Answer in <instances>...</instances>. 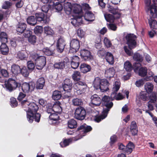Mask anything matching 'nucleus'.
Masks as SVG:
<instances>
[{
	"label": "nucleus",
	"mask_w": 157,
	"mask_h": 157,
	"mask_svg": "<svg viewBox=\"0 0 157 157\" xmlns=\"http://www.w3.org/2000/svg\"><path fill=\"white\" fill-rule=\"evenodd\" d=\"M21 105L23 107L28 106V109L26 111L27 118L29 123H32L34 120L36 122H40L41 115L37 113L39 108L37 104L34 102L29 103L26 100L21 101Z\"/></svg>",
	"instance_id": "obj_1"
},
{
	"label": "nucleus",
	"mask_w": 157,
	"mask_h": 157,
	"mask_svg": "<svg viewBox=\"0 0 157 157\" xmlns=\"http://www.w3.org/2000/svg\"><path fill=\"white\" fill-rule=\"evenodd\" d=\"M82 9L81 6L79 5L76 4L73 5V12L75 14L73 16L71 23L75 27H79L82 23Z\"/></svg>",
	"instance_id": "obj_2"
},
{
	"label": "nucleus",
	"mask_w": 157,
	"mask_h": 157,
	"mask_svg": "<svg viewBox=\"0 0 157 157\" xmlns=\"http://www.w3.org/2000/svg\"><path fill=\"white\" fill-rule=\"evenodd\" d=\"M110 85L109 81L105 78L101 79L99 77H97L94 81V88L96 90L100 89L102 92L108 91Z\"/></svg>",
	"instance_id": "obj_3"
},
{
	"label": "nucleus",
	"mask_w": 157,
	"mask_h": 157,
	"mask_svg": "<svg viewBox=\"0 0 157 157\" xmlns=\"http://www.w3.org/2000/svg\"><path fill=\"white\" fill-rule=\"evenodd\" d=\"M30 57L34 62L37 69L41 70L45 66L46 60L44 56H40L36 53H33L31 54Z\"/></svg>",
	"instance_id": "obj_4"
},
{
	"label": "nucleus",
	"mask_w": 157,
	"mask_h": 157,
	"mask_svg": "<svg viewBox=\"0 0 157 157\" xmlns=\"http://www.w3.org/2000/svg\"><path fill=\"white\" fill-rule=\"evenodd\" d=\"M72 85V82L70 79L66 78L63 81L62 83V87L65 92L63 94V98H69L71 96Z\"/></svg>",
	"instance_id": "obj_5"
},
{
	"label": "nucleus",
	"mask_w": 157,
	"mask_h": 157,
	"mask_svg": "<svg viewBox=\"0 0 157 157\" xmlns=\"http://www.w3.org/2000/svg\"><path fill=\"white\" fill-rule=\"evenodd\" d=\"M137 37L133 34H128L124 37L126 44L128 45L129 49L132 50L135 48L137 45L136 40Z\"/></svg>",
	"instance_id": "obj_6"
},
{
	"label": "nucleus",
	"mask_w": 157,
	"mask_h": 157,
	"mask_svg": "<svg viewBox=\"0 0 157 157\" xmlns=\"http://www.w3.org/2000/svg\"><path fill=\"white\" fill-rule=\"evenodd\" d=\"M102 105L103 107V111L107 114L113 104L109 96L105 95L102 98Z\"/></svg>",
	"instance_id": "obj_7"
},
{
	"label": "nucleus",
	"mask_w": 157,
	"mask_h": 157,
	"mask_svg": "<svg viewBox=\"0 0 157 157\" xmlns=\"http://www.w3.org/2000/svg\"><path fill=\"white\" fill-rule=\"evenodd\" d=\"M7 90L10 92L15 90L17 88H19L21 86V84L17 82L12 78H9L5 84Z\"/></svg>",
	"instance_id": "obj_8"
},
{
	"label": "nucleus",
	"mask_w": 157,
	"mask_h": 157,
	"mask_svg": "<svg viewBox=\"0 0 157 157\" xmlns=\"http://www.w3.org/2000/svg\"><path fill=\"white\" fill-rule=\"evenodd\" d=\"M86 111L85 108L81 106L76 108L75 113V118L77 120H82L86 117Z\"/></svg>",
	"instance_id": "obj_9"
},
{
	"label": "nucleus",
	"mask_w": 157,
	"mask_h": 157,
	"mask_svg": "<svg viewBox=\"0 0 157 157\" xmlns=\"http://www.w3.org/2000/svg\"><path fill=\"white\" fill-rule=\"evenodd\" d=\"M151 0H145V5L147 7L148 11H150L151 17L153 18L157 17V7L154 4L151 5Z\"/></svg>",
	"instance_id": "obj_10"
},
{
	"label": "nucleus",
	"mask_w": 157,
	"mask_h": 157,
	"mask_svg": "<svg viewBox=\"0 0 157 157\" xmlns=\"http://www.w3.org/2000/svg\"><path fill=\"white\" fill-rule=\"evenodd\" d=\"M80 48V42L79 40L73 39L70 43V53H74L78 51Z\"/></svg>",
	"instance_id": "obj_11"
},
{
	"label": "nucleus",
	"mask_w": 157,
	"mask_h": 157,
	"mask_svg": "<svg viewBox=\"0 0 157 157\" xmlns=\"http://www.w3.org/2000/svg\"><path fill=\"white\" fill-rule=\"evenodd\" d=\"M66 43L65 40L63 37L61 36L57 40L56 48L57 51L60 53H62L64 51Z\"/></svg>",
	"instance_id": "obj_12"
},
{
	"label": "nucleus",
	"mask_w": 157,
	"mask_h": 157,
	"mask_svg": "<svg viewBox=\"0 0 157 157\" xmlns=\"http://www.w3.org/2000/svg\"><path fill=\"white\" fill-rule=\"evenodd\" d=\"M35 16L37 21L41 22L43 24H47L49 21V18L45 16V14L42 12L36 13Z\"/></svg>",
	"instance_id": "obj_13"
},
{
	"label": "nucleus",
	"mask_w": 157,
	"mask_h": 157,
	"mask_svg": "<svg viewBox=\"0 0 157 157\" xmlns=\"http://www.w3.org/2000/svg\"><path fill=\"white\" fill-rule=\"evenodd\" d=\"M80 54L81 58L84 61H88L93 59V56L91 55L90 51L86 49L81 50Z\"/></svg>",
	"instance_id": "obj_14"
},
{
	"label": "nucleus",
	"mask_w": 157,
	"mask_h": 157,
	"mask_svg": "<svg viewBox=\"0 0 157 157\" xmlns=\"http://www.w3.org/2000/svg\"><path fill=\"white\" fill-rule=\"evenodd\" d=\"M90 98L91 102L90 105L92 107L99 106L102 103V99H101L96 94H94L92 95Z\"/></svg>",
	"instance_id": "obj_15"
},
{
	"label": "nucleus",
	"mask_w": 157,
	"mask_h": 157,
	"mask_svg": "<svg viewBox=\"0 0 157 157\" xmlns=\"http://www.w3.org/2000/svg\"><path fill=\"white\" fill-rule=\"evenodd\" d=\"M107 5L108 11L113 15H117L116 18L117 19L121 17V14L119 11L117 6L113 7L109 4Z\"/></svg>",
	"instance_id": "obj_16"
},
{
	"label": "nucleus",
	"mask_w": 157,
	"mask_h": 157,
	"mask_svg": "<svg viewBox=\"0 0 157 157\" xmlns=\"http://www.w3.org/2000/svg\"><path fill=\"white\" fill-rule=\"evenodd\" d=\"M71 58V60L70 62L71 67L74 69H77L79 65L80 59L76 56H73Z\"/></svg>",
	"instance_id": "obj_17"
},
{
	"label": "nucleus",
	"mask_w": 157,
	"mask_h": 157,
	"mask_svg": "<svg viewBox=\"0 0 157 157\" xmlns=\"http://www.w3.org/2000/svg\"><path fill=\"white\" fill-rule=\"evenodd\" d=\"M49 5L50 6H52L53 9H55L56 11L59 12L62 10L63 7L62 5L59 2H56V4L53 1H50L49 2Z\"/></svg>",
	"instance_id": "obj_18"
},
{
	"label": "nucleus",
	"mask_w": 157,
	"mask_h": 157,
	"mask_svg": "<svg viewBox=\"0 0 157 157\" xmlns=\"http://www.w3.org/2000/svg\"><path fill=\"white\" fill-rule=\"evenodd\" d=\"M27 28V25L24 22H19L16 27V30L18 34L22 33Z\"/></svg>",
	"instance_id": "obj_19"
},
{
	"label": "nucleus",
	"mask_w": 157,
	"mask_h": 157,
	"mask_svg": "<svg viewBox=\"0 0 157 157\" xmlns=\"http://www.w3.org/2000/svg\"><path fill=\"white\" fill-rule=\"evenodd\" d=\"M81 71L83 73H86L90 71L91 69V66L85 63H82L80 67Z\"/></svg>",
	"instance_id": "obj_20"
},
{
	"label": "nucleus",
	"mask_w": 157,
	"mask_h": 157,
	"mask_svg": "<svg viewBox=\"0 0 157 157\" xmlns=\"http://www.w3.org/2000/svg\"><path fill=\"white\" fill-rule=\"evenodd\" d=\"M45 84L44 78L43 77L39 78L36 82V88L37 90H41L43 89Z\"/></svg>",
	"instance_id": "obj_21"
},
{
	"label": "nucleus",
	"mask_w": 157,
	"mask_h": 157,
	"mask_svg": "<svg viewBox=\"0 0 157 157\" xmlns=\"http://www.w3.org/2000/svg\"><path fill=\"white\" fill-rule=\"evenodd\" d=\"M73 5H72L71 3L67 2L65 3L64 5V8L65 13L67 15L71 14L72 10Z\"/></svg>",
	"instance_id": "obj_22"
},
{
	"label": "nucleus",
	"mask_w": 157,
	"mask_h": 157,
	"mask_svg": "<svg viewBox=\"0 0 157 157\" xmlns=\"http://www.w3.org/2000/svg\"><path fill=\"white\" fill-rule=\"evenodd\" d=\"M84 18L87 21H92L94 20L95 16L91 11H88L86 12L85 13Z\"/></svg>",
	"instance_id": "obj_23"
},
{
	"label": "nucleus",
	"mask_w": 157,
	"mask_h": 157,
	"mask_svg": "<svg viewBox=\"0 0 157 157\" xmlns=\"http://www.w3.org/2000/svg\"><path fill=\"white\" fill-rule=\"evenodd\" d=\"M115 73V70L114 68H110L105 71V75L106 78H110L113 77Z\"/></svg>",
	"instance_id": "obj_24"
},
{
	"label": "nucleus",
	"mask_w": 157,
	"mask_h": 157,
	"mask_svg": "<svg viewBox=\"0 0 157 157\" xmlns=\"http://www.w3.org/2000/svg\"><path fill=\"white\" fill-rule=\"evenodd\" d=\"M31 83L24 82L21 84V89L22 91L25 93H28L30 91L32 84Z\"/></svg>",
	"instance_id": "obj_25"
},
{
	"label": "nucleus",
	"mask_w": 157,
	"mask_h": 157,
	"mask_svg": "<svg viewBox=\"0 0 157 157\" xmlns=\"http://www.w3.org/2000/svg\"><path fill=\"white\" fill-rule=\"evenodd\" d=\"M17 55V58L21 60L25 59L28 57L27 53L24 50L18 51Z\"/></svg>",
	"instance_id": "obj_26"
},
{
	"label": "nucleus",
	"mask_w": 157,
	"mask_h": 157,
	"mask_svg": "<svg viewBox=\"0 0 157 157\" xmlns=\"http://www.w3.org/2000/svg\"><path fill=\"white\" fill-rule=\"evenodd\" d=\"M65 63L62 60H59L58 61L55 62L53 65L55 69L62 70L65 67Z\"/></svg>",
	"instance_id": "obj_27"
},
{
	"label": "nucleus",
	"mask_w": 157,
	"mask_h": 157,
	"mask_svg": "<svg viewBox=\"0 0 157 157\" xmlns=\"http://www.w3.org/2000/svg\"><path fill=\"white\" fill-rule=\"evenodd\" d=\"M6 43H2L0 48L1 53L5 55H7L9 52V48Z\"/></svg>",
	"instance_id": "obj_28"
},
{
	"label": "nucleus",
	"mask_w": 157,
	"mask_h": 157,
	"mask_svg": "<svg viewBox=\"0 0 157 157\" xmlns=\"http://www.w3.org/2000/svg\"><path fill=\"white\" fill-rule=\"evenodd\" d=\"M61 103L59 101H56L53 103V111L54 113H59L62 111L60 106Z\"/></svg>",
	"instance_id": "obj_29"
},
{
	"label": "nucleus",
	"mask_w": 157,
	"mask_h": 157,
	"mask_svg": "<svg viewBox=\"0 0 157 157\" xmlns=\"http://www.w3.org/2000/svg\"><path fill=\"white\" fill-rule=\"evenodd\" d=\"M105 58L107 62L109 64L112 65L114 63L113 56L111 53L107 52Z\"/></svg>",
	"instance_id": "obj_30"
},
{
	"label": "nucleus",
	"mask_w": 157,
	"mask_h": 157,
	"mask_svg": "<svg viewBox=\"0 0 157 157\" xmlns=\"http://www.w3.org/2000/svg\"><path fill=\"white\" fill-rule=\"evenodd\" d=\"M26 21L28 24L32 26L35 25L37 23L35 17L34 16H29L27 19Z\"/></svg>",
	"instance_id": "obj_31"
},
{
	"label": "nucleus",
	"mask_w": 157,
	"mask_h": 157,
	"mask_svg": "<svg viewBox=\"0 0 157 157\" xmlns=\"http://www.w3.org/2000/svg\"><path fill=\"white\" fill-rule=\"evenodd\" d=\"M21 68L19 66L13 64L11 67V71L13 74L17 75L20 73Z\"/></svg>",
	"instance_id": "obj_32"
},
{
	"label": "nucleus",
	"mask_w": 157,
	"mask_h": 157,
	"mask_svg": "<svg viewBox=\"0 0 157 157\" xmlns=\"http://www.w3.org/2000/svg\"><path fill=\"white\" fill-rule=\"evenodd\" d=\"M71 77L74 81L75 82H78L81 79V75L80 72L78 71H75L74 72Z\"/></svg>",
	"instance_id": "obj_33"
},
{
	"label": "nucleus",
	"mask_w": 157,
	"mask_h": 157,
	"mask_svg": "<svg viewBox=\"0 0 157 157\" xmlns=\"http://www.w3.org/2000/svg\"><path fill=\"white\" fill-rule=\"evenodd\" d=\"M62 97V94L60 91L56 90L53 91L52 98L54 100H58L60 99Z\"/></svg>",
	"instance_id": "obj_34"
},
{
	"label": "nucleus",
	"mask_w": 157,
	"mask_h": 157,
	"mask_svg": "<svg viewBox=\"0 0 157 157\" xmlns=\"http://www.w3.org/2000/svg\"><path fill=\"white\" fill-rule=\"evenodd\" d=\"M140 98L143 101H147L149 99V94L146 92L141 91L140 93Z\"/></svg>",
	"instance_id": "obj_35"
},
{
	"label": "nucleus",
	"mask_w": 157,
	"mask_h": 157,
	"mask_svg": "<svg viewBox=\"0 0 157 157\" xmlns=\"http://www.w3.org/2000/svg\"><path fill=\"white\" fill-rule=\"evenodd\" d=\"M148 23L151 29H157V21L155 20L151 17L148 19Z\"/></svg>",
	"instance_id": "obj_36"
},
{
	"label": "nucleus",
	"mask_w": 157,
	"mask_h": 157,
	"mask_svg": "<svg viewBox=\"0 0 157 157\" xmlns=\"http://www.w3.org/2000/svg\"><path fill=\"white\" fill-rule=\"evenodd\" d=\"M154 86L152 83L150 82H147L144 85V88L146 91L147 93H151L153 91Z\"/></svg>",
	"instance_id": "obj_37"
},
{
	"label": "nucleus",
	"mask_w": 157,
	"mask_h": 157,
	"mask_svg": "<svg viewBox=\"0 0 157 157\" xmlns=\"http://www.w3.org/2000/svg\"><path fill=\"white\" fill-rule=\"evenodd\" d=\"M108 114L104 112L103 111L102 112V114L100 115L96 116H95V121L97 122H99L105 118L107 116Z\"/></svg>",
	"instance_id": "obj_38"
},
{
	"label": "nucleus",
	"mask_w": 157,
	"mask_h": 157,
	"mask_svg": "<svg viewBox=\"0 0 157 157\" xmlns=\"http://www.w3.org/2000/svg\"><path fill=\"white\" fill-rule=\"evenodd\" d=\"M68 128L71 129L75 128L77 127V123L74 119L69 120L68 122Z\"/></svg>",
	"instance_id": "obj_39"
},
{
	"label": "nucleus",
	"mask_w": 157,
	"mask_h": 157,
	"mask_svg": "<svg viewBox=\"0 0 157 157\" xmlns=\"http://www.w3.org/2000/svg\"><path fill=\"white\" fill-rule=\"evenodd\" d=\"M124 68L127 71L129 72H130L133 69V67L129 61H126L124 63Z\"/></svg>",
	"instance_id": "obj_40"
},
{
	"label": "nucleus",
	"mask_w": 157,
	"mask_h": 157,
	"mask_svg": "<svg viewBox=\"0 0 157 157\" xmlns=\"http://www.w3.org/2000/svg\"><path fill=\"white\" fill-rule=\"evenodd\" d=\"M104 17L106 20L110 23L113 22L115 19V17L113 15L109 13L105 14Z\"/></svg>",
	"instance_id": "obj_41"
},
{
	"label": "nucleus",
	"mask_w": 157,
	"mask_h": 157,
	"mask_svg": "<svg viewBox=\"0 0 157 157\" xmlns=\"http://www.w3.org/2000/svg\"><path fill=\"white\" fill-rule=\"evenodd\" d=\"M49 119L52 120V121H57L59 120V117L58 113H51L49 116Z\"/></svg>",
	"instance_id": "obj_42"
},
{
	"label": "nucleus",
	"mask_w": 157,
	"mask_h": 157,
	"mask_svg": "<svg viewBox=\"0 0 157 157\" xmlns=\"http://www.w3.org/2000/svg\"><path fill=\"white\" fill-rule=\"evenodd\" d=\"M44 33L46 36H52L54 33L53 30L49 26L44 27Z\"/></svg>",
	"instance_id": "obj_43"
},
{
	"label": "nucleus",
	"mask_w": 157,
	"mask_h": 157,
	"mask_svg": "<svg viewBox=\"0 0 157 157\" xmlns=\"http://www.w3.org/2000/svg\"><path fill=\"white\" fill-rule=\"evenodd\" d=\"M0 40L2 43H6L7 42V36L6 33L2 32L0 33Z\"/></svg>",
	"instance_id": "obj_44"
},
{
	"label": "nucleus",
	"mask_w": 157,
	"mask_h": 157,
	"mask_svg": "<svg viewBox=\"0 0 157 157\" xmlns=\"http://www.w3.org/2000/svg\"><path fill=\"white\" fill-rule=\"evenodd\" d=\"M147 69L146 67H141L139 69V75L144 77L147 75Z\"/></svg>",
	"instance_id": "obj_45"
},
{
	"label": "nucleus",
	"mask_w": 157,
	"mask_h": 157,
	"mask_svg": "<svg viewBox=\"0 0 157 157\" xmlns=\"http://www.w3.org/2000/svg\"><path fill=\"white\" fill-rule=\"evenodd\" d=\"M43 51L44 54L48 56H53L55 54L54 51L48 48H44Z\"/></svg>",
	"instance_id": "obj_46"
},
{
	"label": "nucleus",
	"mask_w": 157,
	"mask_h": 157,
	"mask_svg": "<svg viewBox=\"0 0 157 157\" xmlns=\"http://www.w3.org/2000/svg\"><path fill=\"white\" fill-rule=\"evenodd\" d=\"M107 53V52L104 48H101L97 52V54L98 56L104 59Z\"/></svg>",
	"instance_id": "obj_47"
},
{
	"label": "nucleus",
	"mask_w": 157,
	"mask_h": 157,
	"mask_svg": "<svg viewBox=\"0 0 157 157\" xmlns=\"http://www.w3.org/2000/svg\"><path fill=\"white\" fill-rule=\"evenodd\" d=\"M28 41L31 44L35 45L37 40V38L35 35H32L28 38Z\"/></svg>",
	"instance_id": "obj_48"
},
{
	"label": "nucleus",
	"mask_w": 157,
	"mask_h": 157,
	"mask_svg": "<svg viewBox=\"0 0 157 157\" xmlns=\"http://www.w3.org/2000/svg\"><path fill=\"white\" fill-rule=\"evenodd\" d=\"M72 102L73 105L75 106H80L83 104L82 100L77 98L73 99Z\"/></svg>",
	"instance_id": "obj_49"
},
{
	"label": "nucleus",
	"mask_w": 157,
	"mask_h": 157,
	"mask_svg": "<svg viewBox=\"0 0 157 157\" xmlns=\"http://www.w3.org/2000/svg\"><path fill=\"white\" fill-rule=\"evenodd\" d=\"M75 86L79 87L80 88L81 87L86 88L87 85L85 82L78 81L74 85V87H75Z\"/></svg>",
	"instance_id": "obj_50"
},
{
	"label": "nucleus",
	"mask_w": 157,
	"mask_h": 157,
	"mask_svg": "<svg viewBox=\"0 0 157 157\" xmlns=\"http://www.w3.org/2000/svg\"><path fill=\"white\" fill-rule=\"evenodd\" d=\"M74 88L75 90V92L78 95H80L84 93L85 92L86 89V88L83 87H81L80 88L76 87V86L74 87Z\"/></svg>",
	"instance_id": "obj_51"
},
{
	"label": "nucleus",
	"mask_w": 157,
	"mask_h": 157,
	"mask_svg": "<svg viewBox=\"0 0 157 157\" xmlns=\"http://www.w3.org/2000/svg\"><path fill=\"white\" fill-rule=\"evenodd\" d=\"M133 58L135 60L139 62H141L143 59L142 56L138 53L134 54L133 56Z\"/></svg>",
	"instance_id": "obj_52"
},
{
	"label": "nucleus",
	"mask_w": 157,
	"mask_h": 157,
	"mask_svg": "<svg viewBox=\"0 0 157 157\" xmlns=\"http://www.w3.org/2000/svg\"><path fill=\"white\" fill-rule=\"evenodd\" d=\"M20 73H21L23 76L25 77H27L29 75V72L25 66H23L20 70Z\"/></svg>",
	"instance_id": "obj_53"
},
{
	"label": "nucleus",
	"mask_w": 157,
	"mask_h": 157,
	"mask_svg": "<svg viewBox=\"0 0 157 157\" xmlns=\"http://www.w3.org/2000/svg\"><path fill=\"white\" fill-rule=\"evenodd\" d=\"M120 83L116 81L115 82L114 84L113 85V87L112 88V91L114 93H116L119 90L120 87Z\"/></svg>",
	"instance_id": "obj_54"
},
{
	"label": "nucleus",
	"mask_w": 157,
	"mask_h": 157,
	"mask_svg": "<svg viewBox=\"0 0 157 157\" xmlns=\"http://www.w3.org/2000/svg\"><path fill=\"white\" fill-rule=\"evenodd\" d=\"M43 28L42 26H36L34 29V32L36 35L40 34L43 32Z\"/></svg>",
	"instance_id": "obj_55"
},
{
	"label": "nucleus",
	"mask_w": 157,
	"mask_h": 157,
	"mask_svg": "<svg viewBox=\"0 0 157 157\" xmlns=\"http://www.w3.org/2000/svg\"><path fill=\"white\" fill-rule=\"evenodd\" d=\"M150 102L151 103H155L157 99V96L156 93L153 92L150 95H149Z\"/></svg>",
	"instance_id": "obj_56"
},
{
	"label": "nucleus",
	"mask_w": 157,
	"mask_h": 157,
	"mask_svg": "<svg viewBox=\"0 0 157 157\" xmlns=\"http://www.w3.org/2000/svg\"><path fill=\"white\" fill-rule=\"evenodd\" d=\"M23 36L26 38H28L32 35L33 32L28 28L26 29L23 32Z\"/></svg>",
	"instance_id": "obj_57"
},
{
	"label": "nucleus",
	"mask_w": 157,
	"mask_h": 157,
	"mask_svg": "<svg viewBox=\"0 0 157 157\" xmlns=\"http://www.w3.org/2000/svg\"><path fill=\"white\" fill-rule=\"evenodd\" d=\"M125 53L128 56H132L133 54V52L132 50L129 49L128 46L126 45H125L123 47Z\"/></svg>",
	"instance_id": "obj_58"
},
{
	"label": "nucleus",
	"mask_w": 157,
	"mask_h": 157,
	"mask_svg": "<svg viewBox=\"0 0 157 157\" xmlns=\"http://www.w3.org/2000/svg\"><path fill=\"white\" fill-rule=\"evenodd\" d=\"M35 64L32 60H29L27 62V67L29 70H33L35 67Z\"/></svg>",
	"instance_id": "obj_59"
},
{
	"label": "nucleus",
	"mask_w": 157,
	"mask_h": 157,
	"mask_svg": "<svg viewBox=\"0 0 157 157\" xmlns=\"http://www.w3.org/2000/svg\"><path fill=\"white\" fill-rule=\"evenodd\" d=\"M80 128H82V129L84 130V132H85L86 134V133L91 131L92 130V128L90 126H87L86 124L81 125Z\"/></svg>",
	"instance_id": "obj_60"
},
{
	"label": "nucleus",
	"mask_w": 157,
	"mask_h": 157,
	"mask_svg": "<svg viewBox=\"0 0 157 157\" xmlns=\"http://www.w3.org/2000/svg\"><path fill=\"white\" fill-rule=\"evenodd\" d=\"M104 43L105 45L107 48H110L112 45L110 41L106 37L104 38Z\"/></svg>",
	"instance_id": "obj_61"
},
{
	"label": "nucleus",
	"mask_w": 157,
	"mask_h": 157,
	"mask_svg": "<svg viewBox=\"0 0 157 157\" xmlns=\"http://www.w3.org/2000/svg\"><path fill=\"white\" fill-rule=\"evenodd\" d=\"M81 8H82V11L84 10L86 12L89 11V10H90L91 9V8L89 4L87 3H84L82 4Z\"/></svg>",
	"instance_id": "obj_62"
},
{
	"label": "nucleus",
	"mask_w": 157,
	"mask_h": 157,
	"mask_svg": "<svg viewBox=\"0 0 157 157\" xmlns=\"http://www.w3.org/2000/svg\"><path fill=\"white\" fill-rule=\"evenodd\" d=\"M107 26L109 29L115 31L117 30V27L116 25L113 23H107Z\"/></svg>",
	"instance_id": "obj_63"
},
{
	"label": "nucleus",
	"mask_w": 157,
	"mask_h": 157,
	"mask_svg": "<svg viewBox=\"0 0 157 157\" xmlns=\"http://www.w3.org/2000/svg\"><path fill=\"white\" fill-rule=\"evenodd\" d=\"M10 102L11 105L13 107H15L17 106V102L16 99L14 97L10 98Z\"/></svg>",
	"instance_id": "obj_64"
}]
</instances>
